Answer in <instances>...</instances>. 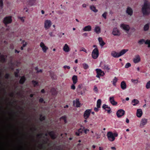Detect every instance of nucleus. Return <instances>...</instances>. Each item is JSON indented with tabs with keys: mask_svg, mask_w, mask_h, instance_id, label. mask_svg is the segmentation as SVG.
<instances>
[{
	"mask_svg": "<svg viewBox=\"0 0 150 150\" xmlns=\"http://www.w3.org/2000/svg\"><path fill=\"white\" fill-rule=\"evenodd\" d=\"M142 11L144 15L147 14L150 11V3L147 1H145L142 8Z\"/></svg>",
	"mask_w": 150,
	"mask_h": 150,
	"instance_id": "f257e3e1",
	"label": "nucleus"
},
{
	"mask_svg": "<svg viewBox=\"0 0 150 150\" xmlns=\"http://www.w3.org/2000/svg\"><path fill=\"white\" fill-rule=\"evenodd\" d=\"M40 119L41 121H42L45 119V117L44 116H43L42 115H41L40 116Z\"/></svg>",
	"mask_w": 150,
	"mask_h": 150,
	"instance_id": "603ef678",
	"label": "nucleus"
},
{
	"mask_svg": "<svg viewBox=\"0 0 150 150\" xmlns=\"http://www.w3.org/2000/svg\"><path fill=\"white\" fill-rule=\"evenodd\" d=\"M120 86L122 89L125 90L127 88V85L124 81H122L121 83Z\"/></svg>",
	"mask_w": 150,
	"mask_h": 150,
	"instance_id": "412c9836",
	"label": "nucleus"
},
{
	"mask_svg": "<svg viewBox=\"0 0 150 150\" xmlns=\"http://www.w3.org/2000/svg\"><path fill=\"white\" fill-rule=\"evenodd\" d=\"M141 59L140 56L138 54H137L134 56L133 59V61L134 63L137 64L139 62L141 61Z\"/></svg>",
	"mask_w": 150,
	"mask_h": 150,
	"instance_id": "9d476101",
	"label": "nucleus"
},
{
	"mask_svg": "<svg viewBox=\"0 0 150 150\" xmlns=\"http://www.w3.org/2000/svg\"><path fill=\"white\" fill-rule=\"evenodd\" d=\"M98 39L100 45L101 47H103L105 43L103 40L102 38L101 37H99Z\"/></svg>",
	"mask_w": 150,
	"mask_h": 150,
	"instance_id": "5701e85b",
	"label": "nucleus"
},
{
	"mask_svg": "<svg viewBox=\"0 0 150 150\" xmlns=\"http://www.w3.org/2000/svg\"><path fill=\"white\" fill-rule=\"evenodd\" d=\"M111 55L114 58H117L120 57L119 53L115 51H113L111 52Z\"/></svg>",
	"mask_w": 150,
	"mask_h": 150,
	"instance_id": "6ab92c4d",
	"label": "nucleus"
},
{
	"mask_svg": "<svg viewBox=\"0 0 150 150\" xmlns=\"http://www.w3.org/2000/svg\"><path fill=\"white\" fill-rule=\"evenodd\" d=\"M149 24H147L145 25L144 27V30L145 31L147 30L149 28Z\"/></svg>",
	"mask_w": 150,
	"mask_h": 150,
	"instance_id": "e433bc0d",
	"label": "nucleus"
},
{
	"mask_svg": "<svg viewBox=\"0 0 150 150\" xmlns=\"http://www.w3.org/2000/svg\"><path fill=\"white\" fill-rule=\"evenodd\" d=\"M112 34L114 36L119 37L121 35L120 30L117 27L114 28L112 30Z\"/></svg>",
	"mask_w": 150,
	"mask_h": 150,
	"instance_id": "7ed1b4c3",
	"label": "nucleus"
},
{
	"mask_svg": "<svg viewBox=\"0 0 150 150\" xmlns=\"http://www.w3.org/2000/svg\"><path fill=\"white\" fill-rule=\"evenodd\" d=\"M145 44L148 45V47H150V40H146L145 42Z\"/></svg>",
	"mask_w": 150,
	"mask_h": 150,
	"instance_id": "58836bf2",
	"label": "nucleus"
},
{
	"mask_svg": "<svg viewBox=\"0 0 150 150\" xmlns=\"http://www.w3.org/2000/svg\"><path fill=\"white\" fill-rule=\"evenodd\" d=\"M63 68L65 69H70V67L69 66H67V65H65L64 66Z\"/></svg>",
	"mask_w": 150,
	"mask_h": 150,
	"instance_id": "5fc2aeb1",
	"label": "nucleus"
},
{
	"mask_svg": "<svg viewBox=\"0 0 150 150\" xmlns=\"http://www.w3.org/2000/svg\"><path fill=\"white\" fill-rule=\"evenodd\" d=\"M82 7L84 8H85L86 7V5L85 4H83L82 5Z\"/></svg>",
	"mask_w": 150,
	"mask_h": 150,
	"instance_id": "e2e57ef3",
	"label": "nucleus"
},
{
	"mask_svg": "<svg viewBox=\"0 0 150 150\" xmlns=\"http://www.w3.org/2000/svg\"><path fill=\"white\" fill-rule=\"evenodd\" d=\"M126 122L127 123H129V120L128 118H126Z\"/></svg>",
	"mask_w": 150,
	"mask_h": 150,
	"instance_id": "69168bd1",
	"label": "nucleus"
},
{
	"mask_svg": "<svg viewBox=\"0 0 150 150\" xmlns=\"http://www.w3.org/2000/svg\"><path fill=\"white\" fill-rule=\"evenodd\" d=\"M63 50L65 52L68 53L70 51L71 49L69 45L67 44L66 43L63 46Z\"/></svg>",
	"mask_w": 150,
	"mask_h": 150,
	"instance_id": "ddd939ff",
	"label": "nucleus"
},
{
	"mask_svg": "<svg viewBox=\"0 0 150 150\" xmlns=\"http://www.w3.org/2000/svg\"><path fill=\"white\" fill-rule=\"evenodd\" d=\"M118 79L116 77H115L113 79L112 82L113 85L114 86H116V83L117 82Z\"/></svg>",
	"mask_w": 150,
	"mask_h": 150,
	"instance_id": "c85d7f7f",
	"label": "nucleus"
},
{
	"mask_svg": "<svg viewBox=\"0 0 150 150\" xmlns=\"http://www.w3.org/2000/svg\"><path fill=\"white\" fill-rule=\"evenodd\" d=\"M25 80V79L24 76L22 77L20 80V83H23Z\"/></svg>",
	"mask_w": 150,
	"mask_h": 150,
	"instance_id": "f704fd0d",
	"label": "nucleus"
},
{
	"mask_svg": "<svg viewBox=\"0 0 150 150\" xmlns=\"http://www.w3.org/2000/svg\"><path fill=\"white\" fill-rule=\"evenodd\" d=\"M139 103V101L137 99H134L131 102V104L133 106H136Z\"/></svg>",
	"mask_w": 150,
	"mask_h": 150,
	"instance_id": "b1692460",
	"label": "nucleus"
},
{
	"mask_svg": "<svg viewBox=\"0 0 150 150\" xmlns=\"http://www.w3.org/2000/svg\"><path fill=\"white\" fill-rule=\"evenodd\" d=\"M82 86V85L80 84L78 85L77 88L76 89V90L77 91H79L81 89V87Z\"/></svg>",
	"mask_w": 150,
	"mask_h": 150,
	"instance_id": "49530a36",
	"label": "nucleus"
},
{
	"mask_svg": "<svg viewBox=\"0 0 150 150\" xmlns=\"http://www.w3.org/2000/svg\"><path fill=\"white\" fill-rule=\"evenodd\" d=\"M125 114V111L122 109L119 110L116 112V115L118 117H120L123 116Z\"/></svg>",
	"mask_w": 150,
	"mask_h": 150,
	"instance_id": "f8f14e48",
	"label": "nucleus"
},
{
	"mask_svg": "<svg viewBox=\"0 0 150 150\" xmlns=\"http://www.w3.org/2000/svg\"><path fill=\"white\" fill-rule=\"evenodd\" d=\"M108 13L106 12H105L102 15V16L105 18L106 19L107 18L106 16Z\"/></svg>",
	"mask_w": 150,
	"mask_h": 150,
	"instance_id": "c03bdc74",
	"label": "nucleus"
},
{
	"mask_svg": "<svg viewBox=\"0 0 150 150\" xmlns=\"http://www.w3.org/2000/svg\"><path fill=\"white\" fill-rule=\"evenodd\" d=\"M145 41L144 39H141L139 40L138 42L139 45H141L144 43L145 44Z\"/></svg>",
	"mask_w": 150,
	"mask_h": 150,
	"instance_id": "2f4dec72",
	"label": "nucleus"
},
{
	"mask_svg": "<svg viewBox=\"0 0 150 150\" xmlns=\"http://www.w3.org/2000/svg\"><path fill=\"white\" fill-rule=\"evenodd\" d=\"M131 81L134 84H137L139 82V81L137 79H132L131 80Z\"/></svg>",
	"mask_w": 150,
	"mask_h": 150,
	"instance_id": "72a5a7b5",
	"label": "nucleus"
},
{
	"mask_svg": "<svg viewBox=\"0 0 150 150\" xmlns=\"http://www.w3.org/2000/svg\"><path fill=\"white\" fill-rule=\"evenodd\" d=\"M94 110L95 111L97 112L98 111V109L97 108H95Z\"/></svg>",
	"mask_w": 150,
	"mask_h": 150,
	"instance_id": "774afa93",
	"label": "nucleus"
},
{
	"mask_svg": "<svg viewBox=\"0 0 150 150\" xmlns=\"http://www.w3.org/2000/svg\"><path fill=\"white\" fill-rule=\"evenodd\" d=\"M27 2V5L30 6H32L34 5L36 1V0H28Z\"/></svg>",
	"mask_w": 150,
	"mask_h": 150,
	"instance_id": "f3484780",
	"label": "nucleus"
},
{
	"mask_svg": "<svg viewBox=\"0 0 150 150\" xmlns=\"http://www.w3.org/2000/svg\"><path fill=\"white\" fill-rule=\"evenodd\" d=\"M145 87L147 89H150V80L148 81L146 83Z\"/></svg>",
	"mask_w": 150,
	"mask_h": 150,
	"instance_id": "473e14b6",
	"label": "nucleus"
},
{
	"mask_svg": "<svg viewBox=\"0 0 150 150\" xmlns=\"http://www.w3.org/2000/svg\"><path fill=\"white\" fill-rule=\"evenodd\" d=\"M80 104L78 99H76L73 101V105L74 106L77 107H80Z\"/></svg>",
	"mask_w": 150,
	"mask_h": 150,
	"instance_id": "4be33fe9",
	"label": "nucleus"
},
{
	"mask_svg": "<svg viewBox=\"0 0 150 150\" xmlns=\"http://www.w3.org/2000/svg\"><path fill=\"white\" fill-rule=\"evenodd\" d=\"M89 131V130L87 129H85L84 130V133L86 134L87 133V132H88Z\"/></svg>",
	"mask_w": 150,
	"mask_h": 150,
	"instance_id": "680f3d73",
	"label": "nucleus"
},
{
	"mask_svg": "<svg viewBox=\"0 0 150 150\" xmlns=\"http://www.w3.org/2000/svg\"><path fill=\"white\" fill-rule=\"evenodd\" d=\"M126 13L130 16H132L133 13V11L132 9L129 7H128L126 10Z\"/></svg>",
	"mask_w": 150,
	"mask_h": 150,
	"instance_id": "dca6fc26",
	"label": "nucleus"
},
{
	"mask_svg": "<svg viewBox=\"0 0 150 150\" xmlns=\"http://www.w3.org/2000/svg\"><path fill=\"white\" fill-rule=\"evenodd\" d=\"M103 69H104L108 70L110 69V68L107 65H105L103 67Z\"/></svg>",
	"mask_w": 150,
	"mask_h": 150,
	"instance_id": "79ce46f5",
	"label": "nucleus"
},
{
	"mask_svg": "<svg viewBox=\"0 0 150 150\" xmlns=\"http://www.w3.org/2000/svg\"><path fill=\"white\" fill-rule=\"evenodd\" d=\"M99 55V52L97 48H95L92 52V56L94 59H96Z\"/></svg>",
	"mask_w": 150,
	"mask_h": 150,
	"instance_id": "0eeeda50",
	"label": "nucleus"
},
{
	"mask_svg": "<svg viewBox=\"0 0 150 150\" xmlns=\"http://www.w3.org/2000/svg\"><path fill=\"white\" fill-rule=\"evenodd\" d=\"M90 8L92 11L95 13H96L98 11V10L96 9V7L93 5L90 6Z\"/></svg>",
	"mask_w": 150,
	"mask_h": 150,
	"instance_id": "cd10ccee",
	"label": "nucleus"
},
{
	"mask_svg": "<svg viewBox=\"0 0 150 150\" xmlns=\"http://www.w3.org/2000/svg\"><path fill=\"white\" fill-rule=\"evenodd\" d=\"M18 18H19L22 22H23L24 21V18L25 17H18Z\"/></svg>",
	"mask_w": 150,
	"mask_h": 150,
	"instance_id": "09e8293b",
	"label": "nucleus"
},
{
	"mask_svg": "<svg viewBox=\"0 0 150 150\" xmlns=\"http://www.w3.org/2000/svg\"><path fill=\"white\" fill-rule=\"evenodd\" d=\"M111 149L112 150H116V148L115 146H112L111 147Z\"/></svg>",
	"mask_w": 150,
	"mask_h": 150,
	"instance_id": "bf43d9fd",
	"label": "nucleus"
},
{
	"mask_svg": "<svg viewBox=\"0 0 150 150\" xmlns=\"http://www.w3.org/2000/svg\"><path fill=\"white\" fill-rule=\"evenodd\" d=\"M101 99H98L97 102V107L98 108H99L100 107V105L101 104Z\"/></svg>",
	"mask_w": 150,
	"mask_h": 150,
	"instance_id": "7c9ffc66",
	"label": "nucleus"
},
{
	"mask_svg": "<svg viewBox=\"0 0 150 150\" xmlns=\"http://www.w3.org/2000/svg\"><path fill=\"white\" fill-rule=\"evenodd\" d=\"M50 135L51 136L52 139H54L55 138V137L54 134L53 132H51L49 133Z\"/></svg>",
	"mask_w": 150,
	"mask_h": 150,
	"instance_id": "a19ab883",
	"label": "nucleus"
},
{
	"mask_svg": "<svg viewBox=\"0 0 150 150\" xmlns=\"http://www.w3.org/2000/svg\"><path fill=\"white\" fill-rule=\"evenodd\" d=\"M12 21L11 17L8 16L4 18L3 22L5 25H6L11 23Z\"/></svg>",
	"mask_w": 150,
	"mask_h": 150,
	"instance_id": "1a4fd4ad",
	"label": "nucleus"
},
{
	"mask_svg": "<svg viewBox=\"0 0 150 150\" xmlns=\"http://www.w3.org/2000/svg\"><path fill=\"white\" fill-rule=\"evenodd\" d=\"M61 119L63 120L65 123L67 122L66 117L65 116H63L61 117Z\"/></svg>",
	"mask_w": 150,
	"mask_h": 150,
	"instance_id": "864d4df0",
	"label": "nucleus"
},
{
	"mask_svg": "<svg viewBox=\"0 0 150 150\" xmlns=\"http://www.w3.org/2000/svg\"><path fill=\"white\" fill-rule=\"evenodd\" d=\"M83 68L85 69H86L88 68L89 66L86 63H84L83 64Z\"/></svg>",
	"mask_w": 150,
	"mask_h": 150,
	"instance_id": "c9c22d12",
	"label": "nucleus"
},
{
	"mask_svg": "<svg viewBox=\"0 0 150 150\" xmlns=\"http://www.w3.org/2000/svg\"><path fill=\"white\" fill-rule=\"evenodd\" d=\"M109 99L110 103L113 105H116L117 104V102L115 101L114 96L110 97Z\"/></svg>",
	"mask_w": 150,
	"mask_h": 150,
	"instance_id": "2eb2a0df",
	"label": "nucleus"
},
{
	"mask_svg": "<svg viewBox=\"0 0 150 150\" xmlns=\"http://www.w3.org/2000/svg\"><path fill=\"white\" fill-rule=\"evenodd\" d=\"M32 82L34 86H35L38 84V82L36 81H32Z\"/></svg>",
	"mask_w": 150,
	"mask_h": 150,
	"instance_id": "8fccbe9b",
	"label": "nucleus"
},
{
	"mask_svg": "<svg viewBox=\"0 0 150 150\" xmlns=\"http://www.w3.org/2000/svg\"><path fill=\"white\" fill-rule=\"evenodd\" d=\"M103 108L105 109L106 108H108V106L107 105H105V104H104L103 105Z\"/></svg>",
	"mask_w": 150,
	"mask_h": 150,
	"instance_id": "6e6d98bb",
	"label": "nucleus"
},
{
	"mask_svg": "<svg viewBox=\"0 0 150 150\" xmlns=\"http://www.w3.org/2000/svg\"><path fill=\"white\" fill-rule=\"evenodd\" d=\"M64 35V33H60L59 34V36L60 37H62V35Z\"/></svg>",
	"mask_w": 150,
	"mask_h": 150,
	"instance_id": "4d7b16f0",
	"label": "nucleus"
},
{
	"mask_svg": "<svg viewBox=\"0 0 150 150\" xmlns=\"http://www.w3.org/2000/svg\"><path fill=\"white\" fill-rule=\"evenodd\" d=\"M120 27L123 30L127 33L129 31L130 28L129 25L124 23L121 24Z\"/></svg>",
	"mask_w": 150,
	"mask_h": 150,
	"instance_id": "39448f33",
	"label": "nucleus"
},
{
	"mask_svg": "<svg viewBox=\"0 0 150 150\" xmlns=\"http://www.w3.org/2000/svg\"><path fill=\"white\" fill-rule=\"evenodd\" d=\"M83 35L85 37H87L88 35V34L87 33H83Z\"/></svg>",
	"mask_w": 150,
	"mask_h": 150,
	"instance_id": "0e129e2a",
	"label": "nucleus"
},
{
	"mask_svg": "<svg viewBox=\"0 0 150 150\" xmlns=\"http://www.w3.org/2000/svg\"><path fill=\"white\" fill-rule=\"evenodd\" d=\"M148 122V119L145 118L142 119L140 121L139 127L141 128L144 127Z\"/></svg>",
	"mask_w": 150,
	"mask_h": 150,
	"instance_id": "423d86ee",
	"label": "nucleus"
},
{
	"mask_svg": "<svg viewBox=\"0 0 150 150\" xmlns=\"http://www.w3.org/2000/svg\"><path fill=\"white\" fill-rule=\"evenodd\" d=\"M83 132V131L81 129H78V131L77 132H76L75 133V134L77 136H79L80 135V134H82Z\"/></svg>",
	"mask_w": 150,
	"mask_h": 150,
	"instance_id": "c756f323",
	"label": "nucleus"
},
{
	"mask_svg": "<svg viewBox=\"0 0 150 150\" xmlns=\"http://www.w3.org/2000/svg\"><path fill=\"white\" fill-rule=\"evenodd\" d=\"M92 29L90 25H88L84 27L83 29V30L84 31H90Z\"/></svg>",
	"mask_w": 150,
	"mask_h": 150,
	"instance_id": "aec40b11",
	"label": "nucleus"
},
{
	"mask_svg": "<svg viewBox=\"0 0 150 150\" xmlns=\"http://www.w3.org/2000/svg\"><path fill=\"white\" fill-rule=\"evenodd\" d=\"M128 51L127 49H123L119 53V57H120L125 54Z\"/></svg>",
	"mask_w": 150,
	"mask_h": 150,
	"instance_id": "a878e982",
	"label": "nucleus"
},
{
	"mask_svg": "<svg viewBox=\"0 0 150 150\" xmlns=\"http://www.w3.org/2000/svg\"><path fill=\"white\" fill-rule=\"evenodd\" d=\"M94 31L96 33L99 34L101 32V29L99 26H96L94 29Z\"/></svg>",
	"mask_w": 150,
	"mask_h": 150,
	"instance_id": "393cba45",
	"label": "nucleus"
},
{
	"mask_svg": "<svg viewBox=\"0 0 150 150\" xmlns=\"http://www.w3.org/2000/svg\"><path fill=\"white\" fill-rule=\"evenodd\" d=\"M5 58L4 56L3 55L0 56V61L1 62H4L5 61Z\"/></svg>",
	"mask_w": 150,
	"mask_h": 150,
	"instance_id": "ea45409f",
	"label": "nucleus"
},
{
	"mask_svg": "<svg viewBox=\"0 0 150 150\" xmlns=\"http://www.w3.org/2000/svg\"><path fill=\"white\" fill-rule=\"evenodd\" d=\"M75 84H74L73 83V84L71 86V88L72 89L74 90L75 89L76 87L75 86Z\"/></svg>",
	"mask_w": 150,
	"mask_h": 150,
	"instance_id": "de8ad7c7",
	"label": "nucleus"
},
{
	"mask_svg": "<svg viewBox=\"0 0 150 150\" xmlns=\"http://www.w3.org/2000/svg\"><path fill=\"white\" fill-rule=\"evenodd\" d=\"M131 66V64L129 63H126L125 65V67L126 68H127Z\"/></svg>",
	"mask_w": 150,
	"mask_h": 150,
	"instance_id": "37998d69",
	"label": "nucleus"
},
{
	"mask_svg": "<svg viewBox=\"0 0 150 150\" xmlns=\"http://www.w3.org/2000/svg\"><path fill=\"white\" fill-rule=\"evenodd\" d=\"M96 71L97 74L100 75L101 76H103L105 75L104 72L102 71L101 69H96Z\"/></svg>",
	"mask_w": 150,
	"mask_h": 150,
	"instance_id": "a211bd4d",
	"label": "nucleus"
},
{
	"mask_svg": "<svg viewBox=\"0 0 150 150\" xmlns=\"http://www.w3.org/2000/svg\"><path fill=\"white\" fill-rule=\"evenodd\" d=\"M40 46L41 48L42 51L44 53H46L48 49V47L46 46L45 43L41 42L40 44Z\"/></svg>",
	"mask_w": 150,
	"mask_h": 150,
	"instance_id": "6e6552de",
	"label": "nucleus"
},
{
	"mask_svg": "<svg viewBox=\"0 0 150 150\" xmlns=\"http://www.w3.org/2000/svg\"><path fill=\"white\" fill-rule=\"evenodd\" d=\"M93 91L94 92H95L96 93H98V88L96 86H94V88H93Z\"/></svg>",
	"mask_w": 150,
	"mask_h": 150,
	"instance_id": "4c0bfd02",
	"label": "nucleus"
},
{
	"mask_svg": "<svg viewBox=\"0 0 150 150\" xmlns=\"http://www.w3.org/2000/svg\"><path fill=\"white\" fill-rule=\"evenodd\" d=\"M49 35H50L51 37H53L54 36V35L53 34V33L52 32H50L49 33Z\"/></svg>",
	"mask_w": 150,
	"mask_h": 150,
	"instance_id": "052dcab7",
	"label": "nucleus"
},
{
	"mask_svg": "<svg viewBox=\"0 0 150 150\" xmlns=\"http://www.w3.org/2000/svg\"><path fill=\"white\" fill-rule=\"evenodd\" d=\"M3 5V0H0V6L2 7Z\"/></svg>",
	"mask_w": 150,
	"mask_h": 150,
	"instance_id": "13d9d810",
	"label": "nucleus"
},
{
	"mask_svg": "<svg viewBox=\"0 0 150 150\" xmlns=\"http://www.w3.org/2000/svg\"><path fill=\"white\" fill-rule=\"evenodd\" d=\"M52 25L51 21L49 20H46L44 22V27L45 30L49 29Z\"/></svg>",
	"mask_w": 150,
	"mask_h": 150,
	"instance_id": "20e7f679",
	"label": "nucleus"
},
{
	"mask_svg": "<svg viewBox=\"0 0 150 150\" xmlns=\"http://www.w3.org/2000/svg\"><path fill=\"white\" fill-rule=\"evenodd\" d=\"M100 75H99L98 74H97V75H96V76L98 78L100 79Z\"/></svg>",
	"mask_w": 150,
	"mask_h": 150,
	"instance_id": "338daca9",
	"label": "nucleus"
},
{
	"mask_svg": "<svg viewBox=\"0 0 150 150\" xmlns=\"http://www.w3.org/2000/svg\"><path fill=\"white\" fill-rule=\"evenodd\" d=\"M73 83L74 84H76L77 82L78 79L77 76L76 75H74L72 78Z\"/></svg>",
	"mask_w": 150,
	"mask_h": 150,
	"instance_id": "bb28decb",
	"label": "nucleus"
},
{
	"mask_svg": "<svg viewBox=\"0 0 150 150\" xmlns=\"http://www.w3.org/2000/svg\"><path fill=\"white\" fill-rule=\"evenodd\" d=\"M107 136L109 141L113 142L115 139V137L118 136V134L117 133H113L111 132H109L107 133Z\"/></svg>",
	"mask_w": 150,
	"mask_h": 150,
	"instance_id": "f03ea898",
	"label": "nucleus"
},
{
	"mask_svg": "<svg viewBox=\"0 0 150 150\" xmlns=\"http://www.w3.org/2000/svg\"><path fill=\"white\" fill-rule=\"evenodd\" d=\"M80 51H83L86 52V53H87V51L86 50L84 47H82L81 48V49L80 50Z\"/></svg>",
	"mask_w": 150,
	"mask_h": 150,
	"instance_id": "3c124183",
	"label": "nucleus"
},
{
	"mask_svg": "<svg viewBox=\"0 0 150 150\" xmlns=\"http://www.w3.org/2000/svg\"><path fill=\"white\" fill-rule=\"evenodd\" d=\"M143 114V112L142 109H138L136 112V116L138 118H140L142 117Z\"/></svg>",
	"mask_w": 150,
	"mask_h": 150,
	"instance_id": "4468645a",
	"label": "nucleus"
},
{
	"mask_svg": "<svg viewBox=\"0 0 150 150\" xmlns=\"http://www.w3.org/2000/svg\"><path fill=\"white\" fill-rule=\"evenodd\" d=\"M22 42L23 43L22 46L24 47L27 45V42H25L24 40H23Z\"/></svg>",
	"mask_w": 150,
	"mask_h": 150,
	"instance_id": "a18cd8bd",
	"label": "nucleus"
},
{
	"mask_svg": "<svg viewBox=\"0 0 150 150\" xmlns=\"http://www.w3.org/2000/svg\"><path fill=\"white\" fill-rule=\"evenodd\" d=\"M91 111V109H87L84 112L83 117L85 119H87L89 117Z\"/></svg>",
	"mask_w": 150,
	"mask_h": 150,
	"instance_id": "9b49d317",
	"label": "nucleus"
}]
</instances>
